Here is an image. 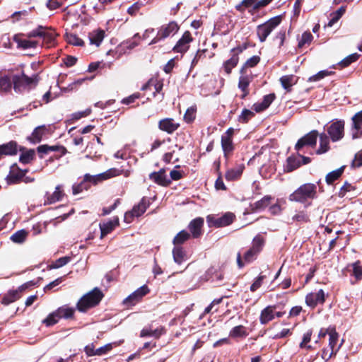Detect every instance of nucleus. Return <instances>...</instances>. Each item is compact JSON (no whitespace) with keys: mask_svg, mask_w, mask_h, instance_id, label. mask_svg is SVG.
<instances>
[{"mask_svg":"<svg viewBox=\"0 0 362 362\" xmlns=\"http://www.w3.org/2000/svg\"><path fill=\"white\" fill-rule=\"evenodd\" d=\"M264 243V238L261 235H257L253 238L251 247L243 256L238 252L236 258L238 268L242 269L245 264L255 261L262 250Z\"/></svg>","mask_w":362,"mask_h":362,"instance_id":"obj_1","label":"nucleus"},{"mask_svg":"<svg viewBox=\"0 0 362 362\" xmlns=\"http://www.w3.org/2000/svg\"><path fill=\"white\" fill-rule=\"evenodd\" d=\"M197 107L191 106L188 107L184 115V120L187 123L192 122L196 117Z\"/></svg>","mask_w":362,"mask_h":362,"instance_id":"obj_52","label":"nucleus"},{"mask_svg":"<svg viewBox=\"0 0 362 362\" xmlns=\"http://www.w3.org/2000/svg\"><path fill=\"white\" fill-rule=\"evenodd\" d=\"M351 266L352 267L351 275L354 277V281H351V284L354 285L362 280V266L359 260L352 263Z\"/></svg>","mask_w":362,"mask_h":362,"instance_id":"obj_36","label":"nucleus"},{"mask_svg":"<svg viewBox=\"0 0 362 362\" xmlns=\"http://www.w3.org/2000/svg\"><path fill=\"white\" fill-rule=\"evenodd\" d=\"M149 292H150V289L148 287V286L143 285L142 286L137 288L132 293L134 295H135L136 297H137L138 298H139L141 300L145 296H146L148 293H149Z\"/></svg>","mask_w":362,"mask_h":362,"instance_id":"obj_61","label":"nucleus"},{"mask_svg":"<svg viewBox=\"0 0 362 362\" xmlns=\"http://www.w3.org/2000/svg\"><path fill=\"white\" fill-rule=\"evenodd\" d=\"M21 152L22 153L21 154L19 158V161L21 163L28 164L35 159V153L34 149H25Z\"/></svg>","mask_w":362,"mask_h":362,"instance_id":"obj_42","label":"nucleus"},{"mask_svg":"<svg viewBox=\"0 0 362 362\" xmlns=\"http://www.w3.org/2000/svg\"><path fill=\"white\" fill-rule=\"evenodd\" d=\"M332 73V71H329L327 70L320 71L317 74L310 76L308 79V81L313 82L320 81L324 78L325 77L331 75Z\"/></svg>","mask_w":362,"mask_h":362,"instance_id":"obj_62","label":"nucleus"},{"mask_svg":"<svg viewBox=\"0 0 362 362\" xmlns=\"http://www.w3.org/2000/svg\"><path fill=\"white\" fill-rule=\"evenodd\" d=\"M320 137V146L316 151V153L318 155L325 153L330 149L329 146V136L325 133H322L318 135Z\"/></svg>","mask_w":362,"mask_h":362,"instance_id":"obj_33","label":"nucleus"},{"mask_svg":"<svg viewBox=\"0 0 362 362\" xmlns=\"http://www.w3.org/2000/svg\"><path fill=\"white\" fill-rule=\"evenodd\" d=\"M281 15L271 18L267 21L258 25L256 28L257 35L261 42L266 41L271 33L281 23Z\"/></svg>","mask_w":362,"mask_h":362,"instance_id":"obj_4","label":"nucleus"},{"mask_svg":"<svg viewBox=\"0 0 362 362\" xmlns=\"http://www.w3.org/2000/svg\"><path fill=\"white\" fill-rule=\"evenodd\" d=\"M260 57L259 56H252L249 58L241 67L240 72L241 74H245L247 68H252L256 66L260 62Z\"/></svg>","mask_w":362,"mask_h":362,"instance_id":"obj_43","label":"nucleus"},{"mask_svg":"<svg viewBox=\"0 0 362 362\" xmlns=\"http://www.w3.org/2000/svg\"><path fill=\"white\" fill-rule=\"evenodd\" d=\"M149 179L155 183L164 187L168 186L171 182L170 180L167 178L165 170L163 168L158 172L151 173L149 175Z\"/></svg>","mask_w":362,"mask_h":362,"instance_id":"obj_20","label":"nucleus"},{"mask_svg":"<svg viewBox=\"0 0 362 362\" xmlns=\"http://www.w3.org/2000/svg\"><path fill=\"white\" fill-rule=\"evenodd\" d=\"M317 197V185L314 183H305L298 187L288 196L291 202L305 204L309 200L315 199Z\"/></svg>","mask_w":362,"mask_h":362,"instance_id":"obj_2","label":"nucleus"},{"mask_svg":"<svg viewBox=\"0 0 362 362\" xmlns=\"http://www.w3.org/2000/svg\"><path fill=\"white\" fill-rule=\"evenodd\" d=\"M21 297V292L16 290H9L1 298V302L5 305H8L15 302Z\"/></svg>","mask_w":362,"mask_h":362,"instance_id":"obj_34","label":"nucleus"},{"mask_svg":"<svg viewBox=\"0 0 362 362\" xmlns=\"http://www.w3.org/2000/svg\"><path fill=\"white\" fill-rule=\"evenodd\" d=\"M345 167L341 166L339 168L329 173L325 177V181L328 185H332L343 174Z\"/></svg>","mask_w":362,"mask_h":362,"instance_id":"obj_41","label":"nucleus"},{"mask_svg":"<svg viewBox=\"0 0 362 362\" xmlns=\"http://www.w3.org/2000/svg\"><path fill=\"white\" fill-rule=\"evenodd\" d=\"M279 81L286 91L290 93L292 90V86L297 83L298 78L293 74L284 75L280 78Z\"/></svg>","mask_w":362,"mask_h":362,"instance_id":"obj_31","label":"nucleus"},{"mask_svg":"<svg viewBox=\"0 0 362 362\" xmlns=\"http://www.w3.org/2000/svg\"><path fill=\"white\" fill-rule=\"evenodd\" d=\"M339 339V334L337 332L335 328L330 329L329 332V346L331 350H336L335 349Z\"/></svg>","mask_w":362,"mask_h":362,"instance_id":"obj_49","label":"nucleus"},{"mask_svg":"<svg viewBox=\"0 0 362 362\" xmlns=\"http://www.w3.org/2000/svg\"><path fill=\"white\" fill-rule=\"evenodd\" d=\"M28 170H22L19 167L14 164L11 166L8 175L6 177V181L8 185H15L20 183Z\"/></svg>","mask_w":362,"mask_h":362,"instance_id":"obj_14","label":"nucleus"},{"mask_svg":"<svg viewBox=\"0 0 362 362\" xmlns=\"http://www.w3.org/2000/svg\"><path fill=\"white\" fill-rule=\"evenodd\" d=\"M66 40L69 44L73 45L74 46H83L84 42L82 39L78 37L75 34H66Z\"/></svg>","mask_w":362,"mask_h":362,"instance_id":"obj_53","label":"nucleus"},{"mask_svg":"<svg viewBox=\"0 0 362 362\" xmlns=\"http://www.w3.org/2000/svg\"><path fill=\"white\" fill-rule=\"evenodd\" d=\"M251 81L252 77L247 75L240 76L238 87L243 93L241 99H245L250 94L249 86Z\"/></svg>","mask_w":362,"mask_h":362,"instance_id":"obj_27","label":"nucleus"},{"mask_svg":"<svg viewBox=\"0 0 362 362\" xmlns=\"http://www.w3.org/2000/svg\"><path fill=\"white\" fill-rule=\"evenodd\" d=\"M345 11H346L345 6H341L338 10H337L336 12L333 13L332 18L329 21L328 26L331 27L335 23H337L339 20V18L342 16V15L345 13Z\"/></svg>","mask_w":362,"mask_h":362,"instance_id":"obj_57","label":"nucleus"},{"mask_svg":"<svg viewBox=\"0 0 362 362\" xmlns=\"http://www.w3.org/2000/svg\"><path fill=\"white\" fill-rule=\"evenodd\" d=\"M276 99L275 93H270L263 97L261 102L256 103L253 105V108L255 112H261L267 109L272 102Z\"/></svg>","mask_w":362,"mask_h":362,"instance_id":"obj_24","label":"nucleus"},{"mask_svg":"<svg viewBox=\"0 0 362 362\" xmlns=\"http://www.w3.org/2000/svg\"><path fill=\"white\" fill-rule=\"evenodd\" d=\"M192 238L189 233L185 230L180 231L173 238L174 245L181 246Z\"/></svg>","mask_w":362,"mask_h":362,"instance_id":"obj_39","label":"nucleus"},{"mask_svg":"<svg viewBox=\"0 0 362 362\" xmlns=\"http://www.w3.org/2000/svg\"><path fill=\"white\" fill-rule=\"evenodd\" d=\"M47 131L45 125L39 126L33 130L32 134L28 137V140L33 144L40 143Z\"/></svg>","mask_w":362,"mask_h":362,"instance_id":"obj_30","label":"nucleus"},{"mask_svg":"<svg viewBox=\"0 0 362 362\" xmlns=\"http://www.w3.org/2000/svg\"><path fill=\"white\" fill-rule=\"evenodd\" d=\"M71 257L69 256H64L57 259L55 262H54L51 265V269H57L66 265L71 261Z\"/></svg>","mask_w":362,"mask_h":362,"instance_id":"obj_59","label":"nucleus"},{"mask_svg":"<svg viewBox=\"0 0 362 362\" xmlns=\"http://www.w3.org/2000/svg\"><path fill=\"white\" fill-rule=\"evenodd\" d=\"M276 306L268 305L260 313L259 322L261 325H267L275 318V310Z\"/></svg>","mask_w":362,"mask_h":362,"instance_id":"obj_21","label":"nucleus"},{"mask_svg":"<svg viewBox=\"0 0 362 362\" xmlns=\"http://www.w3.org/2000/svg\"><path fill=\"white\" fill-rule=\"evenodd\" d=\"M123 173V170H119L115 168H110L104 173H101V177H103L105 180L121 175Z\"/></svg>","mask_w":362,"mask_h":362,"instance_id":"obj_51","label":"nucleus"},{"mask_svg":"<svg viewBox=\"0 0 362 362\" xmlns=\"http://www.w3.org/2000/svg\"><path fill=\"white\" fill-rule=\"evenodd\" d=\"M351 166L353 168H358L362 166V149L355 154Z\"/></svg>","mask_w":362,"mask_h":362,"instance_id":"obj_64","label":"nucleus"},{"mask_svg":"<svg viewBox=\"0 0 362 362\" xmlns=\"http://www.w3.org/2000/svg\"><path fill=\"white\" fill-rule=\"evenodd\" d=\"M360 57V54L358 53H354L351 54L346 57H345L344 59H342L339 63V65L341 68H345L349 66L351 63L356 62Z\"/></svg>","mask_w":362,"mask_h":362,"instance_id":"obj_50","label":"nucleus"},{"mask_svg":"<svg viewBox=\"0 0 362 362\" xmlns=\"http://www.w3.org/2000/svg\"><path fill=\"white\" fill-rule=\"evenodd\" d=\"M12 82L14 90L16 93H21L28 86L32 84L36 85L38 82V75L34 74L33 76L29 77L23 72L20 75H13Z\"/></svg>","mask_w":362,"mask_h":362,"instance_id":"obj_5","label":"nucleus"},{"mask_svg":"<svg viewBox=\"0 0 362 362\" xmlns=\"http://www.w3.org/2000/svg\"><path fill=\"white\" fill-rule=\"evenodd\" d=\"M21 35H23V34H16L13 36V40L17 43L18 48L26 49L29 48H35L37 47V41L21 39Z\"/></svg>","mask_w":362,"mask_h":362,"instance_id":"obj_32","label":"nucleus"},{"mask_svg":"<svg viewBox=\"0 0 362 362\" xmlns=\"http://www.w3.org/2000/svg\"><path fill=\"white\" fill-rule=\"evenodd\" d=\"M255 116V113L248 109H243L241 115L238 117V121L241 123H247L248 121Z\"/></svg>","mask_w":362,"mask_h":362,"instance_id":"obj_58","label":"nucleus"},{"mask_svg":"<svg viewBox=\"0 0 362 362\" xmlns=\"http://www.w3.org/2000/svg\"><path fill=\"white\" fill-rule=\"evenodd\" d=\"M59 319V313L56 310L48 315V316L42 321V323L47 327H50L57 324Z\"/></svg>","mask_w":362,"mask_h":362,"instance_id":"obj_47","label":"nucleus"},{"mask_svg":"<svg viewBox=\"0 0 362 362\" xmlns=\"http://www.w3.org/2000/svg\"><path fill=\"white\" fill-rule=\"evenodd\" d=\"M180 127V124L173 118L162 119L158 122V128L168 134H173Z\"/></svg>","mask_w":362,"mask_h":362,"instance_id":"obj_19","label":"nucleus"},{"mask_svg":"<svg viewBox=\"0 0 362 362\" xmlns=\"http://www.w3.org/2000/svg\"><path fill=\"white\" fill-rule=\"evenodd\" d=\"M85 151L87 152L86 157L87 158H99L100 156V154L98 153V151L95 150V145L93 143H88L86 146Z\"/></svg>","mask_w":362,"mask_h":362,"instance_id":"obj_60","label":"nucleus"},{"mask_svg":"<svg viewBox=\"0 0 362 362\" xmlns=\"http://www.w3.org/2000/svg\"><path fill=\"white\" fill-rule=\"evenodd\" d=\"M247 335V327L242 325L235 326L229 332V337L231 338H245Z\"/></svg>","mask_w":362,"mask_h":362,"instance_id":"obj_38","label":"nucleus"},{"mask_svg":"<svg viewBox=\"0 0 362 362\" xmlns=\"http://www.w3.org/2000/svg\"><path fill=\"white\" fill-rule=\"evenodd\" d=\"M221 146L224 153V156L228 157L234 151L235 146L233 142V139L225 138L221 136Z\"/></svg>","mask_w":362,"mask_h":362,"instance_id":"obj_40","label":"nucleus"},{"mask_svg":"<svg viewBox=\"0 0 362 362\" xmlns=\"http://www.w3.org/2000/svg\"><path fill=\"white\" fill-rule=\"evenodd\" d=\"M64 196V192L62 190L61 185H57L52 194L47 192L45 199V205L52 204L57 202L61 201Z\"/></svg>","mask_w":362,"mask_h":362,"instance_id":"obj_25","label":"nucleus"},{"mask_svg":"<svg viewBox=\"0 0 362 362\" xmlns=\"http://www.w3.org/2000/svg\"><path fill=\"white\" fill-rule=\"evenodd\" d=\"M119 225V218L115 217L113 220H110L106 223H100V239H103L107 234L110 233L115 228Z\"/></svg>","mask_w":362,"mask_h":362,"instance_id":"obj_22","label":"nucleus"},{"mask_svg":"<svg viewBox=\"0 0 362 362\" xmlns=\"http://www.w3.org/2000/svg\"><path fill=\"white\" fill-rule=\"evenodd\" d=\"M319 134L317 130H312L299 139L295 145V149L299 152L305 146L315 147Z\"/></svg>","mask_w":362,"mask_h":362,"instance_id":"obj_9","label":"nucleus"},{"mask_svg":"<svg viewBox=\"0 0 362 362\" xmlns=\"http://www.w3.org/2000/svg\"><path fill=\"white\" fill-rule=\"evenodd\" d=\"M245 168L244 163H236L233 168L227 170L225 174L226 179L228 181H234L240 179Z\"/></svg>","mask_w":362,"mask_h":362,"instance_id":"obj_18","label":"nucleus"},{"mask_svg":"<svg viewBox=\"0 0 362 362\" xmlns=\"http://www.w3.org/2000/svg\"><path fill=\"white\" fill-rule=\"evenodd\" d=\"M105 30L101 28L92 30L88 33L90 44L96 45L97 47L100 46L105 37Z\"/></svg>","mask_w":362,"mask_h":362,"instance_id":"obj_29","label":"nucleus"},{"mask_svg":"<svg viewBox=\"0 0 362 362\" xmlns=\"http://www.w3.org/2000/svg\"><path fill=\"white\" fill-rule=\"evenodd\" d=\"M25 147L19 146L16 141H10L0 145V160L5 156H13L17 155L18 151H23Z\"/></svg>","mask_w":362,"mask_h":362,"instance_id":"obj_10","label":"nucleus"},{"mask_svg":"<svg viewBox=\"0 0 362 362\" xmlns=\"http://www.w3.org/2000/svg\"><path fill=\"white\" fill-rule=\"evenodd\" d=\"M301 166L300 159L298 154H291L286 160V164L284 165V173H291Z\"/></svg>","mask_w":362,"mask_h":362,"instance_id":"obj_23","label":"nucleus"},{"mask_svg":"<svg viewBox=\"0 0 362 362\" xmlns=\"http://www.w3.org/2000/svg\"><path fill=\"white\" fill-rule=\"evenodd\" d=\"M173 255L175 262L181 264L185 257V252L182 246L175 245L173 250Z\"/></svg>","mask_w":362,"mask_h":362,"instance_id":"obj_44","label":"nucleus"},{"mask_svg":"<svg viewBox=\"0 0 362 362\" xmlns=\"http://www.w3.org/2000/svg\"><path fill=\"white\" fill-rule=\"evenodd\" d=\"M325 301V293L322 289L317 293H309L305 296V303L308 306L315 308L318 304L322 305Z\"/></svg>","mask_w":362,"mask_h":362,"instance_id":"obj_13","label":"nucleus"},{"mask_svg":"<svg viewBox=\"0 0 362 362\" xmlns=\"http://www.w3.org/2000/svg\"><path fill=\"white\" fill-rule=\"evenodd\" d=\"M12 85V77L9 78L8 76H5L0 78V88L2 91H10L11 90Z\"/></svg>","mask_w":362,"mask_h":362,"instance_id":"obj_48","label":"nucleus"},{"mask_svg":"<svg viewBox=\"0 0 362 362\" xmlns=\"http://www.w3.org/2000/svg\"><path fill=\"white\" fill-rule=\"evenodd\" d=\"M58 34L55 32L54 30L45 28V30H43L42 31L41 37L43 38V42L47 45V47H50L55 45L56 38Z\"/></svg>","mask_w":362,"mask_h":362,"instance_id":"obj_28","label":"nucleus"},{"mask_svg":"<svg viewBox=\"0 0 362 362\" xmlns=\"http://www.w3.org/2000/svg\"><path fill=\"white\" fill-rule=\"evenodd\" d=\"M141 300L135 296L133 293L130 294L129 296H127L126 298H124L122 301V304L127 308H131L135 305H136L138 303H139Z\"/></svg>","mask_w":362,"mask_h":362,"instance_id":"obj_55","label":"nucleus"},{"mask_svg":"<svg viewBox=\"0 0 362 362\" xmlns=\"http://www.w3.org/2000/svg\"><path fill=\"white\" fill-rule=\"evenodd\" d=\"M59 313V317H64L66 319L71 318L74 315V308L69 307H60L57 310Z\"/></svg>","mask_w":362,"mask_h":362,"instance_id":"obj_46","label":"nucleus"},{"mask_svg":"<svg viewBox=\"0 0 362 362\" xmlns=\"http://www.w3.org/2000/svg\"><path fill=\"white\" fill-rule=\"evenodd\" d=\"M180 29V26L175 21H170L168 24L163 25L158 30L156 36L151 40L150 45L156 44L160 40L174 35Z\"/></svg>","mask_w":362,"mask_h":362,"instance_id":"obj_8","label":"nucleus"},{"mask_svg":"<svg viewBox=\"0 0 362 362\" xmlns=\"http://www.w3.org/2000/svg\"><path fill=\"white\" fill-rule=\"evenodd\" d=\"M149 204L150 203L148 199L144 197L141 199L138 204L134 206L132 211H133L134 216L139 217L146 212V209L149 206Z\"/></svg>","mask_w":362,"mask_h":362,"instance_id":"obj_35","label":"nucleus"},{"mask_svg":"<svg viewBox=\"0 0 362 362\" xmlns=\"http://www.w3.org/2000/svg\"><path fill=\"white\" fill-rule=\"evenodd\" d=\"M239 62V57L237 54L232 53L231 57L225 61L223 64V69L227 74H230L232 69L235 68Z\"/></svg>","mask_w":362,"mask_h":362,"instance_id":"obj_37","label":"nucleus"},{"mask_svg":"<svg viewBox=\"0 0 362 362\" xmlns=\"http://www.w3.org/2000/svg\"><path fill=\"white\" fill-rule=\"evenodd\" d=\"M165 333L164 327L160 326L156 329H152L151 326L146 327L141 329L140 332V337H153L155 339H158L161 335Z\"/></svg>","mask_w":362,"mask_h":362,"instance_id":"obj_26","label":"nucleus"},{"mask_svg":"<svg viewBox=\"0 0 362 362\" xmlns=\"http://www.w3.org/2000/svg\"><path fill=\"white\" fill-rule=\"evenodd\" d=\"M192 41L191 33L185 31L182 37L177 42L173 47V50L177 53H184L187 52L189 47V43Z\"/></svg>","mask_w":362,"mask_h":362,"instance_id":"obj_16","label":"nucleus"},{"mask_svg":"<svg viewBox=\"0 0 362 362\" xmlns=\"http://www.w3.org/2000/svg\"><path fill=\"white\" fill-rule=\"evenodd\" d=\"M274 199L271 195H265L261 199L250 203L247 209L248 213H256L264 210Z\"/></svg>","mask_w":362,"mask_h":362,"instance_id":"obj_15","label":"nucleus"},{"mask_svg":"<svg viewBox=\"0 0 362 362\" xmlns=\"http://www.w3.org/2000/svg\"><path fill=\"white\" fill-rule=\"evenodd\" d=\"M28 232L25 230H20L14 233L10 239L15 243H23L26 240Z\"/></svg>","mask_w":362,"mask_h":362,"instance_id":"obj_45","label":"nucleus"},{"mask_svg":"<svg viewBox=\"0 0 362 362\" xmlns=\"http://www.w3.org/2000/svg\"><path fill=\"white\" fill-rule=\"evenodd\" d=\"M327 135L332 142L341 140L345 134V122L343 119H334L327 128Z\"/></svg>","mask_w":362,"mask_h":362,"instance_id":"obj_7","label":"nucleus"},{"mask_svg":"<svg viewBox=\"0 0 362 362\" xmlns=\"http://www.w3.org/2000/svg\"><path fill=\"white\" fill-rule=\"evenodd\" d=\"M313 40V36L310 31H305L302 34L301 39L299 40L298 47H303L305 45H310Z\"/></svg>","mask_w":362,"mask_h":362,"instance_id":"obj_56","label":"nucleus"},{"mask_svg":"<svg viewBox=\"0 0 362 362\" xmlns=\"http://www.w3.org/2000/svg\"><path fill=\"white\" fill-rule=\"evenodd\" d=\"M37 153H39V156L40 158H43L44 154H48L49 153L53 151L59 153V154L57 156V158H59L62 156H64L67 153L66 148L62 145H54L49 146L47 144L40 145L37 148Z\"/></svg>","mask_w":362,"mask_h":362,"instance_id":"obj_11","label":"nucleus"},{"mask_svg":"<svg viewBox=\"0 0 362 362\" xmlns=\"http://www.w3.org/2000/svg\"><path fill=\"white\" fill-rule=\"evenodd\" d=\"M351 137L358 139L362 137V110L356 112L351 118Z\"/></svg>","mask_w":362,"mask_h":362,"instance_id":"obj_12","label":"nucleus"},{"mask_svg":"<svg viewBox=\"0 0 362 362\" xmlns=\"http://www.w3.org/2000/svg\"><path fill=\"white\" fill-rule=\"evenodd\" d=\"M104 297L101 290L95 287L84 294L77 302L76 309L80 313H86L88 310L99 305Z\"/></svg>","mask_w":362,"mask_h":362,"instance_id":"obj_3","label":"nucleus"},{"mask_svg":"<svg viewBox=\"0 0 362 362\" xmlns=\"http://www.w3.org/2000/svg\"><path fill=\"white\" fill-rule=\"evenodd\" d=\"M293 221L298 222L300 223H305L310 222V217L308 213L305 211H298L292 218Z\"/></svg>","mask_w":362,"mask_h":362,"instance_id":"obj_54","label":"nucleus"},{"mask_svg":"<svg viewBox=\"0 0 362 362\" xmlns=\"http://www.w3.org/2000/svg\"><path fill=\"white\" fill-rule=\"evenodd\" d=\"M235 219V216L232 212H226L221 216L210 214L206 216V222L210 228H223L230 226Z\"/></svg>","mask_w":362,"mask_h":362,"instance_id":"obj_6","label":"nucleus"},{"mask_svg":"<svg viewBox=\"0 0 362 362\" xmlns=\"http://www.w3.org/2000/svg\"><path fill=\"white\" fill-rule=\"evenodd\" d=\"M204 219L202 217L196 218L189 222L188 229L192 238H199L201 237Z\"/></svg>","mask_w":362,"mask_h":362,"instance_id":"obj_17","label":"nucleus"},{"mask_svg":"<svg viewBox=\"0 0 362 362\" xmlns=\"http://www.w3.org/2000/svg\"><path fill=\"white\" fill-rule=\"evenodd\" d=\"M266 279L265 275L259 274V276L256 278L255 281L250 286V290L252 292L256 291L258 288H259L263 283V281Z\"/></svg>","mask_w":362,"mask_h":362,"instance_id":"obj_63","label":"nucleus"}]
</instances>
